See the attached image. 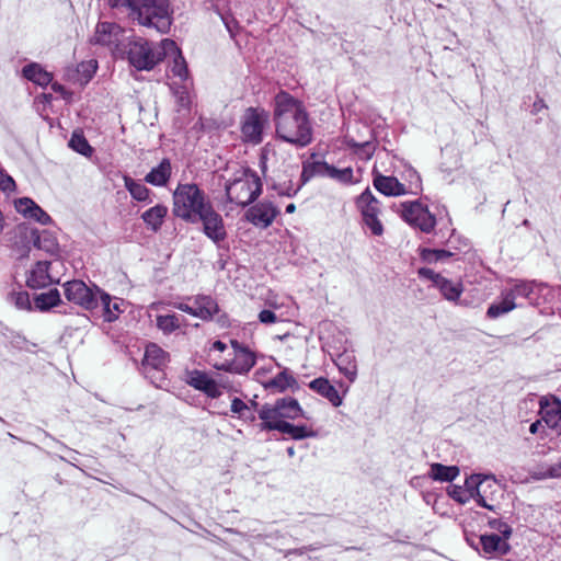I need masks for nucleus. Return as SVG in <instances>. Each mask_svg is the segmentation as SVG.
Returning a JSON list of instances; mask_svg holds the SVG:
<instances>
[{
    "mask_svg": "<svg viewBox=\"0 0 561 561\" xmlns=\"http://www.w3.org/2000/svg\"><path fill=\"white\" fill-rule=\"evenodd\" d=\"M183 380L186 385L205 393L208 398L217 399L222 394L221 385L204 370L186 369Z\"/></svg>",
    "mask_w": 561,
    "mask_h": 561,
    "instance_id": "14",
    "label": "nucleus"
},
{
    "mask_svg": "<svg viewBox=\"0 0 561 561\" xmlns=\"http://www.w3.org/2000/svg\"><path fill=\"white\" fill-rule=\"evenodd\" d=\"M507 312H510V308H503L499 302H495L488 308L486 316L491 319H495Z\"/></svg>",
    "mask_w": 561,
    "mask_h": 561,
    "instance_id": "54",
    "label": "nucleus"
},
{
    "mask_svg": "<svg viewBox=\"0 0 561 561\" xmlns=\"http://www.w3.org/2000/svg\"><path fill=\"white\" fill-rule=\"evenodd\" d=\"M488 525L491 529L499 531L503 538L508 539L512 535L511 526L500 518H490Z\"/></svg>",
    "mask_w": 561,
    "mask_h": 561,
    "instance_id": "47",
    "label": "nucleus"
},
{
    "mask_svg": "<svg viewBox=\"0 0 561 561\" xmlns=\"http://www.w3.org/2000/svg\"><path fill=\"white\" fill-rule=\"evenodd\" d=\"M197 221L203 224V232L205 236L218 247L227 239L224 219L221 215L215 210L213 205L207 207L206 210L198 216Z\"/></svg>",
    "mask_w": 561,
    "mask_h": 561,
    "instance_id": "15",
    "label": "nucleus"
},
{
    "mask_svg": "<svg viewBox=\"0 0 561 561\" xmlns=\"http://www.w3.org/2000/svg\"><path fill=\"white\" fill-rule=\"evenodd\" d=\"M346 138H347V144L352 147H360L363 149H370V145L367 141L359 144V142L354 141L353 139H350L348 137H346Z\"/></svg>",
    "mask_w": 561,
    "mask_h": 561,
    "instance_id": "61",
    "label": "nucleus"
},
{
    "mask_svg": "<svg viewBox=\"0 0 561 561\" xmlns=\"http://www.w3.org/2000/svg\"><path fill=\"white\" fill-rule=\"evenodd\" d=\"M304 185L305 184H301V180L297 185H295L291 180H288L284 183L274 184L273 188L277 192L278 195L293 197L300 191Z\"/></svg>",
    "mask_w": 561,
    "mask_h": 561,
    "instance_id": "45",
    "label": "nucleus"
},
{
    "mask_svg": "<svg viewBox=\"0 0 561 561\" xmlns=\"http://www.w3.org/2000/svg\"><path fill=\"white\" fill-rule=\"evenodd\" d=\"M98 298V309L95 311H100L104 321L113 322L118 319L119 314L123 312L122 305L123 301L118 299H112V297L102 291Z\"/></svg>",
    "mask_w": 561,
    "mask_h": 561,
    "instance_id": "26",
    "label": "nucleus"
},
{
    "mask_svg": "<svg viewBox=\"0 0 561 561\" xmlns=\"http://www.w3.org/2000/svg\"><path fill=\"white\" fill-rule=\"evenodd\" d=\"M545 102L543 100H538L534 103V110L535 111H539L540 108L545 107Z\"/></svg>",
    "mask_w": 561,
    "mask_h": 561,
    "instance_id": "63",
    "label": "nucleus"
},
{
    "mask_svg": "<svg viewBox=\"0 0 561 561\" xmlns=\"http://www.w3.org/2000/svg\"><path fill=\"white\" fill-rule=\"evenodd\" d=\"M329 178L344 184H352L357 182V180L354 179L352 168L336 169L332 165Z\"/></svg>",
    "mask_w": 561,
    "mask_h": 561,
    "instance_id": "44",
    "label": "nucleus"
},
{
    "mask_svg": "<svg viewBox=\"0 0 561 561\" xmlns=\"http://www.w3.org/2000/svg\"><path fill=\"white\" fill-rule=\"evenodd\" d=\"M468 484L473 490V500L479 506L494 513L497 512L500 505L496 502L495 494L499 492V485L494 479L481 474H471Z\"/></svg>",
    "mask_w": 561,
    "mask_h": 561,
    "instance_id": "10",
    "label": "nucleus"
},
{
    "mask_svg": "<svg viewBox=\"0 0 561 561\" xmlns=\"http://www.w3.org/2000/svg\"><path fill=\"white\" fill-rule=\"evenodd\" d=\"M32 237L34 238V245L38 249H43L50 253L57 250L55 239H53L47 232L44 231L42 234H38L36 231H32Z\"/></svg>",
    "mask_w": 561,
    "mask_h": 561,
    "instance_id": "40",
    "label": "nucleus"
},
{
    "mask_svg": "<svg viewBox=\"0 0 561 561\" xmlns=\"http://www.w3.org/2000/svg\"><path fill=\"white\" fill-rule=\"evenodd\" d=\"M231 346L233 348V358L215 364L214 367L218 370L238 375L248 374L256 364L255 353L237 340H231Z\"/></svg>",
    "mask_w": 561,
    "mask_h": 561,
    "instance_id": "11",
    "label": "nucleus"
},
{
    "mask_svg": "<svg viewBox=\"0 0 561 561\" xmlns=\"http://www.w3.org/2000/svg\"><path fill=\"white\" fill-rule=\"evenodd\" d=\"M420 256H421V259L424 262H426L428 264L438 262V256L436 254V249H426V248L421 249Z\"/></svg>",
    "mask_w": 561,
    "mask_h": 561,
    "instance_id": "56",
    "label": "nucleus"
},
{
    "mask_svg": "<svg viewBox=\"0 0 561 561\" xmlns=\"http://www.w3.org/2000/svg\"><path fill=\"white\" fill-rule=\"evenodd\" d=\"M260 428L262 431H278L283 434L289 435L293 439H304L308 437H316L317 431L307 425H294L289 422H277V423H261Z\"/></svg>",
    "mask_w": 561,
    "mask_h": 561,
    "instance_id": "20",
    "label": "nucleus"
},
{
    "mask_svg": "<svg viewBox=\"0 0 561 561\" xmlns=\"http://www.w3.org/2000/svg\"><path fill=\"white\" fill-rule=\"evenodd\" d=\"M309 388L328 399L332 405L340 407L342 404V398L337 390L327 378L319 377L309 382Z\"/></svg>",
    "mask_w": 561,
    "mask_h": 561,
    "instance_id": "27",
    "label": "nucleus"
},
{
    "mask_svg": "<svg viewBox=\"0 0 561 561\" xmlns=\"http://www.w3.org/2000/svg\"><path fill=\"white\" fill-rule=\"evenodd\" d=\"M15 188L14 180L4 173L2 169H0V190L3 192H11Z\"/></svg>",
    "mask_w": 561,
    "mask_h": 561,
    "instance_id": "53",
    "label": "nucleus"
},
{
    "mask_svg": "<svg viewBox=\"0 0 561 561\" xmlns=\"http://www.w3.org/2000/svg\"><path fill=\"white\" fill-rule=\"evenodd\" d=\"M23 76L27 80H30L38 85H42V87L49 84L53 80V76L49 72H47L46 70H44L37 64H30V65L25 66L23 68Z\"/></svg>",
    "mask_w": 561,
    "mask_h": 561,
    "instance_id": "32",
    "label": "nucleus"
},
{
    "mask_svg": "<svg viewBox=\"0 0 561 561\" xmlns=\"http://www.w3.org/2000/svg\"><path fill=\"white\" fill-rule=\"evenodd\" d=\"M211 350L218 351L220 353L225 352L227 350V344L217 340L213 343Z\"/></svg>",
    "mask_w": 561,
    "mask_h": 561,
    "instance_id": "59",
    "label": "nucleus"
},
{
    "mask_svg": "<svg viewBox=\"0 0 561 561\" xmlns=\"http://www.w3.org/2000/svg\"><path fill=\"white\" fill-rule=\"evenodd\" d=\"M275 133L285 142L298 148L311 144L312 125L304 103L286 91H279L274 98L273 112Z\"/></svg>",
    "mask_w": 561,
    "mask_h": 561,
    "instance_id": "1",
    "label": "nucleus"
},
{
    "mask_svg": "<svg viewBox=\"0 0 561 561\" xmlns=\"http://www.w3.org/2000/svg\"><path fill=\"white\" fill-rule=\"evenodd\" d=\"M162 42L154 45L145 38L138 37L127 45V59L137 70H152L163 60Z\"/></svg>",
    "mask_w": 561,
    "mask_h": 561,
    "instance_id": "5",
    "label": "nucleus"
},
{
    "mask_svg": "<svg viewBox=\"0 0 561 561\" xmlns=\"http://www.w3.org/2000/svg\"><path fill=\"white\" fill-rule=\"evenodd\" d=\"M468 483L469 477L466 479L463 486L456 484L449 485L447 489L448 495L459 504H466L473 499V490L470 489Z\"/></svg>",
    "mask_w": 561,
    "mask_h": 561,
    "instance_id": "37",
    "label": "nucleus"
},
{
    "mask_svg": "<svg viewBox=\"0 0 561 561\" xmlns=\"http://www.w3.org/2000/svg\"><path fill=\"white\" fill-rule=\"evenodd\" d=\"M170 362V355L156 343H149L145 348L141 370L145 375L151 370L163 371Z\"/></svg>",
    "mask_w": 561,
    "mask_h": 561,
    "instance_id": "17",
    "label": "nucleus"
},
{
    "mask_svg": "<svg viewBox=\"0 0 561 561\" xmlns=\"http://www.w3.org/2000/svg\"><path fill=\"white\" fill-rule=\"evenodd\" d=\"M118 13L126 14L139 25L153 27L160 33L169 31L171 10L169 0H108Z\"/></svg>",
    "mask_w": 561,
    "mask_h": 561,
    "instance_id": "2",
    "label": "nucleus"
},
{
    "mask_svg": "<svg viewBox=\"0 0 561 561\" xmlns=\"http://www.w3.org/2000/svg\"><path fill=\"white\" fill-rule=\"evenodd\" d=\"M156 323L159 330L164 334H171L181 327V319L178 314H159L157 316Z\"/></svg>",
    "mask_w": 561,
    "mask_h": 561,
    "instance_id": "38",
    "label": "nucleus"
},
{
    "mask_svg": "<svg viewBox=\"0 0 561 561\" xmlns=\"http://www.w3.org/2000/svg\"><path fill=\"white\" fill-rule=\"evenodd\" d=\"M60 301V294L56 288L50 289L47 293H42L34 297L35 309L39 311H47L50 308L58 306Z\"/></svg>",
    "mask_w": 561,
    "mask_h": 561,
    "instance_id": "35",
    "label": "nucleus"
},
{
    "mask_svg": "<svg viewBox=\"0 0 561 561\" xmlns=\"http://www.w3.org/2000/svg\"><path fill=\"white\" fill-rule=\"evenodd\" d=\"M9 299L20 310L31 311L33 309L27 291H13L10 294Z\"/></svg>",
    "mask_w": 561,
    "mask_h": 561,
    "instance_id": "42",
    "label": "nucleus"
},
{
    "mask_svg": "<svg viewBox=\"0 0 561 561\" xmlns=\"http://www.w3.org/2000/svg\"><path fill=\"white\" fill-rule=\"evenodd\" d=\"M499 304L503 308H510V311L516 308L515 299L507 290L502 294V300Z\"/></svg>",
    "mask_w": 561,
    "mask_h": 561,
    "instance_id": "57",
    "label": "nucleus"
},
{
    "mask_svg": "<svg viewBox=\"0 0 561 561\" xmlns=\"http://www.w3.org/2000/svg\"><path fill=\"white\" fill-rule=\"evenodd\" d=\"M34 205H35V202H33L31 198L22 197L15 202V209L18 213L23 215L25 218H28L31 213L33 211Z\"/></svg>",
    "mask_w": 561,
    "mask_h": 561,
    "instance_id": "49",
    "label": "nucleus"
},
{
    "mask_svg": "<svg viewBox=\"0 0 561 561\" xmlns=\"http://www.w3.org/2000/svg\"><path fill=\"white\" fill-rule=\"evenodd\" d=\"M174 307L203 321L211 320L219 312L216 299L208 295L188 297L186 301L175 304Z\"/></svg>",
    "mask_w": 561,
    "mask_h": 561,
    "instance_id": "13",
    "label": "nucleus"
},
{
    "mask_svg": "<svg viewBox=\"0 0 561 561\" xmlns=\"http://www.w3.org/2000/svg\"><path fill=\"white\" fill-rule=\"evenodd\" d=\"M535 282L519 280L507 291L513 295V298L524 297L530 299L535 288Z\"/></svg>",
    "mask_w": 561,
    "mask_h": 561,
    "instance_id": "41",
    "label": "nucleus"
},
{
    "mask_svg": "<svg viewBox=\"0 0 561 561\" xmlns=\"http://www.w3.org/2000/svg\"><path fill=\"white\" fill-rule=\"evenodd\" d=\"M430 477L437 481L450 482L459 474V468L456 466H444L442 463H433L431 466Z\"/></svg>",
    "mask_w": 561,
    "mask_h": 561,
    "instance_id": "36",
    "label": "nucleus"
},
{
    "mask_svg": "<svg viewBox=\"0 0 561 561\" xmlns=\"http://www.w3.org/2000/svg\"><path fill=\"white\" fill-rule=\"evenodd\" d=\"M390 208L398 213L410 226L420 229L424 233H431L436 226L435 216L417 201L404 202L399 205L393 204Z\"/></svg>",
    "mask_w": 561,
    "mask_h": 561,
    "instance_id": "7",
    "label": "nucleus"
},
{
    "mask_svg": "<svg viewBox=\"0 0 561 561\" xmlns=\"http://www.w3.org/2000/svg\"><path fill=\"white\" fill-rule=\"evenodd\" d=\"M62 287L64 295L68 301L95 312L98 309V298H100L99 295L101 293L100 288H90L84 282L79 279L66 282Z\"/></svg>",
    "mask_w": 561,
    "mask_h": 561,
    "instance_id": "12",
    "label": "nucleus"
},
{
    "mask_svg": "<svg viewBox=\"0 0 561 561\" xmlns=\"http://www.w3.org/2000/svg\"><path fill=\"white\" fill-rule=\"evenodd\" d=\"M417 274L421 278L431 280L435 287L438 284L439 279H442L443 277L440 274L435 273L433 270L427 267L419 268Z\"/></svg>",
    "mask_w": 561,
    "mask_h": 561,
    "instance_id": "52",
    "label": "nucleus"
},
{
    "mask_svg": "<svg viewBox=\"0 0 561 561\" xmlns=\"http://www.w3.org/2000/svg\"><path fill=\"white\" fill-rule=\"evenodd\" d=\"M210 205L206 193L194 183H180L173 192V215L187 222H197L198 216Z\"/></svg>",
    "mask_w": 561,
    "mask_h": 561,
    "instance_id": "3",
    "label": "nucleus"
},
{
    "mask_svg": "<svg viewBox=\"0 0 561 561\" xmlns=\"http://www.w3.org/2000/svg\"><path fill=\"white\" fill-rule=\"evenodd\" d=\"M69 147L84 157H91L93 153V148L90 146L85 137L78 131L72 134L69 140Z\"/></svg>",
    "mask_w": 561,
    "mask_h": 561,
    "instance_id": "39",
    "label": "nucleus"
},
{
    "mask_svg": "<svg viewBox=\"0 0 561 561\" xmlns=\"http://www.w3.org/2000/svg\"><path fill=\"white\" fill-rule=\"evenodd\" d=\"M541 420L546 425L561 434V401L556 397H542L539 400Z\"/></svg>",
    "mask_w": 561,
    "mask_h": 561,
    "instance_id": "16",
    "label": "nucleus"
},
{
    "mask_svg": "<svg viewBox=\"0 0 561 561\" xmlns=\"http://www.w3.org/2000/svg\"><path fill=\"white\" fill-rule=\"evenodd\" d=\"M28 218L34 219L35 221L42 225H47L48 222L51 221L50 216L45 210H43L36 203L33 206V211L31 213Z\"/></svg>",
    "mask_w": 561,
    "mask_h": 561,
    "instance_id": "51",
    "label": "nucleus"
},
{
    "mask_svg": "<svg viewBox=\"0 0 561 561\" xmlns=\"http://www.w3.org/2000/svg\"><path fill=\"white\" fill-rule=\"evenodd\" d=\"M340 373L343 374L350 382H353L357 376V363L353 352H343L334 360Z\"/></svg>",
    "mask_w": 561,
    "mask_h": 561,
    "instance_id": "29",
    "label": "nucleus"
},
{
    "mask_svg": "<svg viewBox=\"0 0 561 561\" xmlns=\"http://www.w3.org/2000/svg\"><path fill=\"white\" fill-rule=\"evenodd\" d=\"M53 90L55 92H59V93H64L65 92V88L59 84V83H53Z\"/></svg>",
    "mask_w": 561,
    "mask_h": 561,
    "instance_id": "64",
    "label": "nucleus"
},
{
    "mask_svg": "<svg viewBox=\"0 0 561 561\" xmlns=\"http://www.w3.org/2000/svg\"><path fill=\"white\" fill-rule=\"evenodd\" d=\"M257 319L263 324H273L276 322L285 321V317L282 312H276L272 309H264L260 311Z\"/></svg>",
    "mask_w": 561,
    "mask_h": 561,
    "instance_id": "46",
    "label": "nucleus"
},
{
    "mask_svg": "<svg viewBox=\"0 0 561 561\" xmlns=\"http://www.w3.org/2000/svg\"><path fill=\"white\" fill-rule=\"evenodd\" d=\"M213 125H214L213 121L204 119L203 117H199L198 121L192 127V129L199 136L201 133L209 130Z\"/></svg>",
    "mask_w": 561,
    "mask_h": 561,
    "instance_id": "55",
    "label": "nucleus"
},
{
    "mask_svg": "<svg viewBox=\"0 0 561 561\" xmlns=\"http://www.w3.org/2000/svg\"><path fill=\"white\" fill-rule=\"evenodd\" d=\"M480 545L482 553L488 558L505 556L511 549L507 539L495 534L482 535Z\"/></svg>",
    "mask_w": 561,
    "mask_h": 561,
    "instance_id": "23",
    "label": "nucleus"
},
{
    "mask_svg": "<svg viewBox=\"0 0 561 561\" xmlns=\"http://www.w3.org/2000/svg\"><path fill=\"white\" fill-rule=\"evenodd\" d=\"M262 183L255 172L245 169L236 173L226 184V195L230 203L239 206L251 204L261 194Z\"/></svg>",
    "mask_w": 561,
    "mask_h": 561,
    "instance_id": "4",
    "label": "nucleus"
},
{
    "mask_svg": "<svg viewBox=\"0 0 561 561\" xmlns=\"http://www.w3.org/2000/svg\"><path fill=\"white\" fill-rule=\"evenodd\" d=\"M124 184L131 197L138 202H151L150 190L140 182L135 181L128 175L124 176Z\"/></svg>",
    "mask_w": 561,
    "mask_h": 561,
    "instance_id": "34",
    "label": "nucleus"
},
{
    "mask_svg": "<svg viewBox=\"0 0 561 561\" xmlns=\"http://www.w3.org/2000/svg\"><path fill=\"white\" fill-rule=\"evenodd\" d=\"M172 167L169 159H163L158 167L153 168L145 176V181L154 186H164L169 182Z\"/></svg>",
    "mask_w": 561,
    "mask_h": 561,
    "instance_id": "28",
    "label": "nucleus"
},
{
    "mask_svg": "<svg viewBox=\"0 0 561 561\" xmlns=\"http://www.w3.org/2000/svg\"><path fill=\"white\" fill-rule=\"evenodd\" d=\"M302 415L304 411L299 402L291 397L278 399L273 405L264 404L259 411V417L262 420V423L271 424L286 422V419L296 420Z\"/></svg>",
    "mask_w": 561,
    "mask_h": 561,
    "instance_id": "9",
    "label": "nucleus"
},
{
    "mask_svg": "<svg viewBox=\"0 0 561 561\" xmlns=\"http://www.w3.org/2000/svg\"><path fill=\"white\" fill-rule=\"evenodd\" d=\"M317 154L311 153L310 159L302 162L301 184H306L314 176L329 178L332 165L322 160H316Z\"/></svg>",
    "mask_w": 561,
    "mask_h": 561,
    "instance_id": "25",
    "label": "nucleus"
},
{
    "mask_svg": "<svg viewBox=\"0 0 561 561\" xmlns=\"http://www.w3.org/2000/svg\"><path fill=\"white\" fill-rule=\"evenodd\" d=\"M541 421H542V420H537V421H535L534 423H531V424H530V426H529V432H530L531 434H537V433H539V431L542 428Z\"/></svg>",
    "mask_w": 561,
    "mask_h": 561,
    "instance_id": "60",
    "label": "nucleus"
},
{
    "mask_svg": "<svg viewBox=\"0 0 561 561\" xmlns=\"http://www.w3.org/2000/svg\"><path fill=\"white\" fill-rule=\"evenodd\" d=\"M162 48L164 49L163 58L168 56L173 57V64L171 67L172 75L180 78L183 82L187 81L190 77L187 64L176 43L170 38H164L162 39Z\"/></svg>",
    "mask_w": 561,
    "mask_h": 561,
    "instance_id": "19",
    "label": "nucleus"
},
{
    "mask_svg": "<svg viewBox=\"0 0 561 561\" xmlns=\"http://www.w3.org/2000/svg\"><path fill=\"white\" fill-rule=\"evenodd\" d=\"M175 96H176V103L178 105L183 108V110H190V106H191V95L186 89L185 85L183 87H180L176 91H175Z\"/></svg>",
    "mask_w": 561,
    "mask_h": 561,
    "instance_id": "50",
    "label": "nucleus"
},
{
    "mask_svg": "<svg viewBox=\"0 0 561 561\" xmlns=\"http://www.w3.org/2000/svg\"><path fill=\"white\" fill-rule=\"evenodd\" d=\"M230 409H231V412L233 414H237L240 419L251 420V421L254 420V415L251 412L250 407L239 398H233L231 400Z\"/></svg>",
    "mask_w": 561,
    "mask_h": 561,
    "instance_id": "43",
    "label": "nucleus"
},
{
    "mask_svg": "<svg viewBox=\"0 0 561 561\" xmlns=\"http://www.w3.org/2000/svg\"><path fill=\"white\" fill-rule=\"evenodd\" d=\"M297 380L289 369L285 368L273 377L266 385L265 388L272 389L277 392H284L288 389L297 388Z\"/></svg>",
    "mask_w": 561,
    "mask_h": 561,
    "instance_id": "31",
    "label": "nucleus"
},
{
    "mask_svg": "<svg viewBox=\"0 0 561 561\" xmlns=\"http://www.w3.org/2000/svg\"><path fill=\"white\" fill-rule=\"evenodd\" d=\"M374 186L381 194L386 195V176L382 174H377L374 179Z\"/></svg>",
    "mask_w": 561,
    "mask_h": 561,
    "instance_id": "58",
    "label": "nucleus"
},
{
    "mask_svg": "<svg viewBox=\"0 0 561 561\" xmlns=\"http://www.w3.org/2000/svg\"><path fill=\"white\" fill-rule=\"evenodd\" d=\"M436 254L438 256V261L445 260L449 256H451V253L446 250H436Z\"/></svg>",
    "mask_w": 561,
    "mask_h": 561,
    "instance_id": "62",
    "label": "nucleus"
},
{
    "mask_svg": "<svg viewBox=\"0 0 561 561\" xmlns=\"http://www.w3.org/2000/svg\"><path fill=\"white\" fill-rule=\"evenodd\" d=\"M123 28L116 23L101 22L96 25L95 33L91 38L92 44L103 46H117Z\"/></svg>",
    "mask_w": 561,
    "mask_h": 561,
    "instance_id": "22",
    "label": "nucleus"
},
{
    "mask_svg": "<svg viewBox=\"0 0 561 561\" xmlns=\"http://www.w3.org/2000/svg\"><path fill=\"white\" fill-rule=\"evenodd\" d=\"M436 288H438L443 297L449 301H457L463 290L461 282H453L444 276L439 279Z\"/></svg>",
    "mask_w": 561,
    "mask_h": 561,
    "instance_id": "33",
    "label": "nucleus"
},
{
    "mask_svg": "<svg viewBox=\"0 0 561 561\" xmlns=\"http://www.w3.org/2000/svg\"><path fill=\"white\" fill-rule=\"evenodd\" d=\"M408 173L414 176V181L400 182L396 176H388V196H400L405 194L416 195L421 190V178L415 170L409 168Z\"/></svg>",
    "mask_w": 561,
    "mask_h": 561,
    "instance_id": "24",
    "label": "nucleus"
},
{
    "mask_svg": "<svg viewBox=\"0 0 561 561\" xmlns=\"http://www.w3.org/2000/svg\"><path fill=\"white\" fill-rule=\"evenodd\" d=\"M279 215V209L271 202H260L247 211V219L256 227L267 228Z\"/></svg>",
    "mask_w": 561,
    "mask_h": 561,
    "instance_id": "18",
    "label": "nucleus"
},
{
    "mask_svg": "<svg viewBox=\"0 0 561 561\" xmlns=\"http://www.w3.org/2000/svg\"><path fill=\"white\" fill-rule=\"evenodd\" d=\"M355 203L362 215L365 231H369L371 236H381L383 233V226L379 219V215H381V202L378 201L367 187L356 198Z\"/></svg>",
    "mask_w": 561,
    "mask_h": 561,
    "instance_id": "8",
    "label": "nucleus"
},
{
    "mask_svg": "<svg viewBox=\"0 0 561 561\" xmlns=\"http://www.w3.org/2000/svg\"><path fill=\"white\" fill-rule=\"evenodd\" d=\"M50 265L48 261H38L28 272L26 285L31 289H41L58 282L49 272Z\"/></svg>",
    "mask_w": 561,
    "mask_h": 561,
    "instance_id": "21",
    "label": "nucleus"
},
{
    "mask_svg": "<svg viewBox=\"0 0 561 561\" xmlns=\"http://www.w3.org/2000/svg\"><path fill=\"white\" fill-rule=\"evenodd\" d=\"M270 123V113L263 107H248L240 121L242 140L259 145L263 141L265 128Z\"/></svg>",
    "mask_w": 561,
    "mask_h": 561,
    "instance_id": "6",
    "label": "nucleus"
},
{
    "mask_svg": "<svg viewBox=\"0 0 561 561\" xmlns=\"http://www.w3.org/2000/svg\"><path fill=\"white\" fill-rule=\"evenodd\" d=\"M538 479H556L561 478V458L552 465L547 466L537 476Z\"/></svg>",
    "mask_w": 561,
    "mask_h": 561,
    "instance_id": "48",
    "label": "nucleus"
},
{
    "mask_svg": "<svg viewBox=\"0 0 561 561\" xmlns=\"http://www.w3.org/2000/svg\"><path fill=\"white\" fill-rule=\"evenodd\" d=\"M167 215H168V207L162 204H158V205L147 209L141 215V219L144 220V222L147 225L148 228H150L152 231L157 232L161 228Z\"/></svg>",
    "mask_w": 561,
    "mask_h": 561,
    "instance_id": "30",
    "label": "nucleus"
}]
</instances>
